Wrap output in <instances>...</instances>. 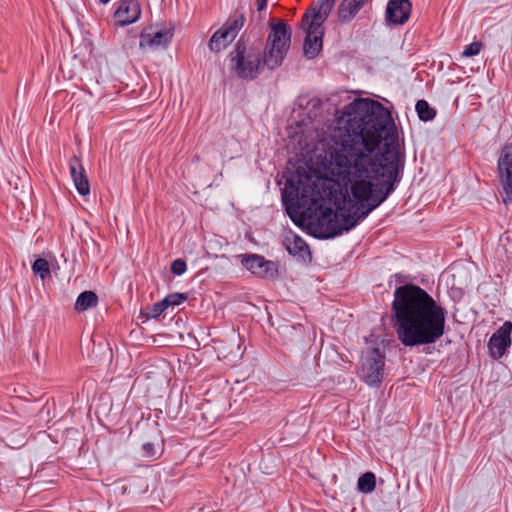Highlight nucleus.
I'll use <instances>...</instances> for the list:
<instances>
[{
	"label": "nucleus",
	"mask_w": 512,
	"mask_h": 512,
	"mask_svg": "<svg viewBox=\"0 0 512 512\" xmlns=\"http://www.w3.org/2000/svg\"><path fill=\"white\" fill-rule=\"evenodd\" d=\"M328 148L324 194L308 176H291L282 201L290 217L316 219L324 239L353 229L392 194L404 157L391 113L381 103L358 98L344 107Z\"/></svg>",
	"instance_id": "1"
},
{
	"label": "nucleus",
	"mask_w": 512,
	"mask_h": 512,
	"mask_svg": "<svg viewBox=\"0 0 512 512\" xmlns=\"http://www.w3.org/2000/svg\"><path fill=\"white\" fill-rule=\"evenodd\" d=\"M392 321L403 346L430 345L445 333L446 310L421 287L405 284L394 291Z\"/></svg>",
	"instance_id": "2"
},
{
	"label": "nucleus",
	"mask_w": 512,
	"mask_h": 512,
	"mask_svg": "<svg viewBox=\"0 0 512 512\" xmlns=\"http://www.w3.org/2000/svg\"><path fill=\"white\" fill-rule=\"evenodd\" d=\"M336 0H318V8L307 11L302 20L306 32L303 45L304 55L308 59L315 58L322 50L324 28L323 23L332 11Z\"/></svg>",
	"instance_id": "3"
},
{
	"label": "nucleus",
	"mask_w": 512,
	"mask_h": 512,
	"mask_svg": "<svg viewBox=\"0 0 512 512\" xmlns=\"http://www.w3.org/2000/svg\"><path fill=\"white\" fill-rule=\"evenodd\" d=\"M228 58L231 72L242 80L252 81L263 70L261 49L247 45L242 39L236 42Z\"/></svg>",
	"instance_id": "4"
},
{
	"label": "nucleus",
	"mask_w": 512,
	"mask_h": 512,
	"mask_svg": "<svg viewBox=\"0 0 512 512\" xmlns=\"http://www.w3.org/2000/svg\"><path fill=\"white\" fill-rule=\"evenodd\" d=\"M291 27L280 22L271 26V31L262 53V66L269 70L279 68L290 48Z\"/></svg>",
	"instance_id": "5"
},
{
	"label": "nucleus",
	"mask_w": 512,
	"mask_h": 512,
	"mask_svg": "<svg viewBox=\"0 0 512 512\" xmlns=\"http://www.w3.org/2000/svg\"><path fill=\"white\" fill-rule=\"evenodd\" d=\"M385 355L378 348H369L362 357L360 378L369 386H378L383 380Z\"/></svg>",
	"instance_id": "6"
},
{
	"label": "nucleus",
	"mask_w": 512,
	"mask_h": 512,
	"mask_svg": "<svg viewBox=\"0 0 512 512\" xmlns=\"http://www.w3.org/2000/svg\"><path fill=\"white\" fill-rule=\"evenodd\" d=\"M242 266L253 275L260 278H274L278 274V268L275 262L265 259L258 254H239L235 256Z\"/></svg>",
	"instance_id": "7"
},
{
	"label": "nucleus",
	"mask_w": 512,
	"mask_h": 512,
	"mask_svg": "<svg viewBox=\"0 0 512 512\" xmlns=\"http://www.w3.org/2000/svg\"><path fill=\"white\" fill-rule=\"evenodd\" d=\"M498 172L505 197L503 202L508 204L512 201V144H506L498 159Z\"/></svg>",
	"instance_id": "8"
},
{
	"label": "nucleus",
	"mask_w": 512,
	"mask_h": 512,
	"mask_svg": "<svg viewBox=\"0 0 512 512\" xmlns=\"http://www.w3.org/2000/svg\"><path fill=\"white\" fill-rule=\"evenodd\" d=\"M512 322L506 321L491 336L488 342L489 354L493 359H500L511 345Z\"/></svg>",
	"instance_id": "9"
},
{
	"label": "nucleus",
	"mask_w": 512,
	"mask_h": 512,
	"mask_svg": "<svg viewBox=\"0 0 512 512\" xmlns=\"http://www.w3.org/2000/svg\"><path fill=\"white\" fill-rule=\"evenodd\" d=\"M410 0H389L385 10V21L389 25H403L411 15Z\"/></svg>",
	"instance_id": "10"
},
{
	"label": "nucleus",
	"mask_w": 512,
	"mask_h": 512,
	"mask_svg": "<svg viewBox=\"0 0 512 512\" xmlns=\"http://www.w3.org/2000/svg\"><path fill=\"white\" fill-rule=\"evenodd\" d=\"M141 16V7L138 0H123L114 13L119 26L135 23Z\"/></svg>",
	"instance_id": "11"
},
{
	"label": "nucleus",
	"mask_w": 512,
	"mask_h": 512,
	"mask_svg": "<svg viewBox=\"0 0 512 512\" xmlns=\"http://www.w3.org/2000/svg\"><path fill=\"white\" fill-rule=\"evenodd\" d=\"M173 29H163L156 32L143 31L140 34L139 46L142 49H157L167 47L173 38Z\"/></svg>",
	"instance_id": "12"
},
{
	"label": "nucleus",
	"mask_w": 512,
	"mask_h": 512,
	"mask_svg": "<svg viewBox=\"0 0 512 512\" xmlns=\"http://www.w3.org/2000/svg\"><path fill=\"white\" fill-rule=\"evenodd\" d=\"M69 169L77 192L82 196L88 195L90 193L88 177L80 158L76 155L71 157L69 162Z\"/></svg>",
	"instance_id": "13"
},
{
	"label": "nucleus",
	"mask_w": 512,
	"mask_h": 512,
	"mask_svg": "<svg viewBox=\"0 0 512 512\" xmlns=\"http://www.w3.org/2000/svg\"><path fill=\"white\" fill-rule=\"evenodd\" d=\"M283 245L288 253L292 256L299 257L303 260L311 256L309 246L306 241L293 231H287L283 236Z\"/></svg>",
	"instance_id": "14"
},
{
	"label": "nucleus",
	"mask_w": 512,
	"mask_h": 512,
	"mask_svg": "<svg viewBox=\"0 0 512 512\" xmlns=\"http://www.w3.org/2000/svg\"><path fill=\"white\" fill-rule=\"evenodd\" d=\"M368 0H342L338 8V18L342 22H350Z\"/></svg>",
	"instance_id": "15"
},
{
	"label": "nucleus",
	"mask_w": 512,
	"mask_h": 512,
	"mask_svg": "<svg viewBox=\"0 0 512 512\" xmlns=\"http://www.w3.org/2000/svg\"><path fill=\"white\" fill-rule=\"evenodd\" d=\"M235 37L228 32L225 28L221 27L211 36L208 47L212 52H220L224 50L230 43L234 41Z\"/></svg>",
	"instance_id": "16"
},
{
	"label": "nucleus",
	"mask_w": 512,
	"mask_h": 512,
	"mask_svg": "<svg viewBox=\"0 0 512 512\" xmlns=\"http://www.w3.org/2000/svg\"><path fill=\"white\" fill-rule=\"evenodd\" d=\"M245 22V12L242 9H236L230 14L228 20L222 27L236 38L240 30L243 28Z\"/></svg>",
	"instance_id": "17"
},
{
	"label": "nucleus",
	"mask_w": 512,
	"mask_h": 512,
	"mask_svg": "<svg viewBox=\"0 0 512 512\" xmlns=\"http://www.w3.org/2000/svg\"><path fill=\"white\" fill-rule=\"evenodd\" d=\"M98 305V296L93 291H84L79 294L74 304V310L84 312Z\"/></svg>",
	"instance_id": "18"
},
{
	"label": "nucleus",
	"mask_w": 512,
	"mask_h": 512,
	"mask_svg": "<svg viewBox=\"0 0 512 512\" xmlns=\"http://www.w3.org/2000/svg\"><path fill=\"white\" fill-rule=\"evenodd\" d=\"M376 487V477L372 472H366L358 478L357 488L360 492L368 494Z\"/></svg>",
	"instance_id": "19"
},
{
	"label": "nucleus",
	"mask_w": 512,
	"mask_h": 512,
	"mask_svg": "<svg viewBox=\"0 0 512 512\" xmlns=\"http://www.w3.org/2000/svg\"><path fill=\"white\" fill-rule=\"evenodd\" d=\"M418 117L422 121H431L436 116V112L425 100H418L415 105Z\"/></svg>",
	"instance_id": "20"
},
{
	"label": "nucleus",
	"mask_w": 512,
	"mask_h": 512,
	"mask_svg": "<svg viewBox=\"0 0 512 512\" xmlns=\"http://www.w3.org/2000/svg\"><path fill=\"white\" fill-rule=\"evenodd\" d=\"M32 271L34 274L39 275L42 280L50 275V266L46 259L38 258L32 264Z\"/></svg>",
	"instance_id": "21"
},
{
	"label": "nucleus",
	"mask_w": 512,
	"mask_h": 512,
	"mask_svg": "<svg viewBox=\"0 0 512 512\" xmlns=\"http://www.w3.org/2000/svg\"><path fill=\"white\" fill-rule=\"evenodd\" d=\"M166 301L163 299L152 305L151 307H147L145 314L148 318H158L163 314V312L168 308Z\"/></svg>",
	"instance_id": "22"
},
{
	"label": "nucleus",
	"mask_w": 512,
	"mask_h": 512,
	"mask_svg": "<svg viewBox=\"0 0 512 512\" xmlns=\"http://www.w3.org/2000/svg\"><path fill=\"white\" fill-rule=\"evenodd\" d=\"M481 49H482V43L475 41V42H472L469 45L465 46V48L462 52V55L464 57L476 56L480 53Z\"/></svg>",
	"instance_id": "23"
},
{
	"label": "nucleus",
	"mask_w": 512,
	"mask_h": 512,
	"mask_svg": "<svg viewBox=\"0 0 512 512\" xmlns=\"http://www.w3.org/2000/svg\"><path fill=\"white\" fill-rule=\"evenodd\" d=\"M156 448L153 443L147 442L142 444L140 455L144 458L153 459L156 457Z\"/></svg>",
	"instance_id": "24"
},
{
	"label": "nucleus",
	"mask_w": 512,
	"mask_h": 512,
	"mask_svg": "<svg viewBox=\"0 0 512 512\" xmlns=\"http://www.w3.org/2000/svg\"><path fill=\"white\" fill-rule=\"evenodd\" d=\"M187 299V296L180 293L170 294L164 298L167 305L170 307L178 306Z\"/></svg>",
	"instance_id": "25"
},
{
	"label": "nucleus",
	"mask_w": 512,
	"mask_h": 512,
	"mask_svg": "<svg viewBox=\"0 0 512 512\" xmlns=\"http://www.w3.org/2000/svg\"><path fill=\"white\" fill-rule=\"evenodd\" d=\"M186 269V262L180 258L174 260L171 264V272L174 275L180 276L185 273Z\"/></svg>",
	"instance_id": "26"
},
{
	"label": "nucleus",
	"mask_w": 512,
	"mask_h": 512,
	"mask_svg": "<svg viewBox=\"0 0 512 512\" xmlns=\"http://www.w3.org/2000/svg\"><path fill=\"white\" fill-rule=\"evenodd\" d=\"M256 2L258 6V11L264 10L267 6V0H256Z\"/></svg>",
	"instance_id": "27"
},
{
	"label": "nucleus",
	"mask_w": 512,
	"mask_h": 512,
	"mask_svg": "<svg viewBox=\"0 0 512 512\" xmlns=\"http://www.w3.org/2000/svg\"><path fill=\"white\" fill-rule=\"evenodd\" d=\"M99 2H100L101 4H107V3H109V2H110V0H99Z\"/></svg>",
	"instance_id": "28"
}]
</instances>
